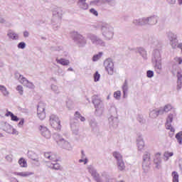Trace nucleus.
<instances>
[{
    "mask_svg": "<svg viewBox=\"0 0 182 182\" xmlns=\"http://www.w3.org/2000/svg\"><path fill=\"white\" fill-rule=\"evenodd\" d=\"M152 63L154 69L158 75L161 73L163 70V65L161 63V50L155 49L152 53Z\"/></svg>",
    "mask_w": 182,
    "mask_h": 182,
    "instance_id": "nucleus-1",
    "label": "nucleus"
},
{
    "mask_svg": "<svg viewBox=\"0 0 182 182\" xmlns=\"http://www.w3.org/2000/svg\"><path fill=\"white\" fill-rule=\"evenodd\" d=\"M101 33L105 41H112L114 36V27L108 23H102L100 26Z\"/></svg>",
    "mask_w": 182,
    "mask_h": 182,
    "instance_id": "nucleus-2",
    "label": "nucleus"
},
{
    "mask_svg": "<svg viewBox=\"0 0 182 182\" xmlns=\"http://www.w3.org/2000/svg\"><path fill=\"white\" fill-rule=\"evenodd\" d=\"M92 103L95 107V113L97 116H102L103 114V112L105 111V105L100 100V97L97 95H94L92 97Z\"/></svg>",
    "mask_w": 182,
    "mask_h": 182,
    "instance_id": "nucleus-3",
    "label": "nucleus"
},
{
    "mask_svg": "<svg viewBox=\"0 0 182 182\" xmlns=\"http://www.w3.org/2000/svg\"><path fill=\"white\" fill-rule=\"evenodd\" d=\"M71 37L73 39L74 42L80 46V48H83L86 46V43H87V41L86 38L82 36V34H80L77 31H73L71 32Z\"/></svg>",
    "mask_w": 182,
    "mask_h": 182,
    "instance_id": "nucleus-4",
    "label": "nucleus"
},
{
    "mask_svg": "<svg viewBox=\"0 0 182 182\" xmlns=\"http://www.w3.org/2000/svg\"><path fill=\"white\" fill-rule=\"evenodd\" d=\"M62 15H63V10H62V8L60 7H55L53 10V22L58 18V23L57 24H53V29L54 31H58L59 28L60 27V19L62 18Z\"/></svg>",
    "mask_w": 182,
    "mask_h": 182,
    "instance_id": "nucleus-5",
    "label": "nucleus"
},
{
    "mask_svg": "<svg viewBox=\"0 0 182 182\" xmlns=\"http://www.w3.org/2000/svg\"><path fill=\"white\" fill-rule=\"evenodd\" d=\"M53 139H55V140L58 143V144H60V146H61V147H63V149H65V150L68 151L72 150L73 148L70 143L65 140V139H63L60 134H54Z\"/></svg>",
    "mask_w": 182,
    "mask_h": 182,
    "instance_id": "nucleus-6",
    "label": "nucleus"
},
{
    "mask_svg": "<svg viewBox=\"0 0 182 182\" xmlns=\"http://www.w3.org/2000/svg\"><path fill=\"white\" fill-rule=\"evenodd\" d=\"M87 37L88 39H90V41H91L92 45H95V46H102V48L106 46V42H105L103 39L96 36L95 34L88 33Z\"/></svg>",
    "mask_w": 182,
    "mask_h": 182,
    "instance_id": "nucleus-7",
    "label": "nucleus"
},
{
    "mask_svg": "<svg viewBox=\"0 0 182 182\" xmlns=\"http://www.w3.org/2000/svg\"><path fill=\"white\" fill-rule=\"evenodd\" d=\"M49 123L51 127L55 130H60L62 127L60 125V119H59V117L55 114H52L50 115Z\"/></svg>",
    "mask_w": 182,
    "mask_h": 182,
    "instance_id": "nucleus-8",
    "label": "nucleus"
},
{
    "mask_svg": "<svg viewBox=\"0 0 182 182\" xmlns=\"http://www.w3.org/2000/svg\"><path fill=\"white\" fill-rule=\"evenodd\" d=\"M150 164H151L150 153L146 151L143 156L142 168L144 173H147L150 170Z\"/></svg>",
    "mask_w": 182,
    "mask_h": 182,
    "instance_id": "nucleus-9",
    "label": "nucleus"
},
{
    "mask_svg": "<svg viewBox=\"0 0 182 182\" xmlns=\"http://www.w3.org/2000/svg\"><path fill=\"white\" fill-rule=\"evenodd\" d=\"M46 105L42 102H39L37 106V116L40 120H44L46 117Z\"/></svg>",
    "mask_w": 182,
    "mask_h": 182,
    "instance_id": "nucleus-10",
    "label": "nucleus"
},
{
    "mask_svg": "<svg viewBox=\"0 0 182 182\" xmlns=\"http://www.w3.org/2000/svg\"><path fill=\"white\" fill-rule=\"evenodd\" d=\"M104 66L106 72H107L108 75H113L114 73V63L112 58H107L104 61Z\"/></svg>",
    "mask_w": 182,
    "mask_h": 182,
    "instance_id": "nucleus-11",
    "label": "nucleus"
},
{
    "mask_svg": "<svg viewBox=\"0 0 182 182\" xmlns=\"http://www.w3.org/2000/svg\"><path fill=\"white\" fill-rule=\"evenodd\" d=\"M145 26L149 25V26H153V25H156L159 22V16L156 15L151 16L149 17H144Z\"/></svg>",
    "mask_w": 182,
    "mask_h": 182,
    "instance_id": "nucleus-12",
    "label": "nucleus"
},
{
    "mask_svg": "<svg viewBox=\"0 0 182 182\" xmlns=\"http://www.w3.org/2000/svg\"><path fill=\"white\" fill-rule=\"evenodd\" d=\"M87 170L89 173L91 174V176L93 177V178L97 182H103L102 181V178H100V175L97 173V171L92 166H89L87 167Z\"/></svg>",
    "mask_w": 182,
    "mask_h": 182,
    "instance_id": "nucleus-13",
    "label": "nucleus"
},
{
    "mask_svg": "<svg viewBox=\"0 0 182 182\" xmlns=\"http://www.w3.org/2000/svg\"><path fill=\"white\" fill-rule=\"evenodd\" d=\"M175 116H176V114H169L166 119V129L168 130H171L172 133H174V132H176V129H174V128L171 127V123L173 122V119H174Z\"/></svg>",
    "mask_w": 182,
    "mask_h": 182,
    "instance_id": "nucleus-14",
    "label": "nucleus"
},
{
    "mask_svg": "<svg viewBox=\"0 0 182 182\" xmlns=\"http://www.w3.org/2000/svg\"><path fill=\"white\" fill-rule=\"evenodd\" d=\"M39 129L43 137H45V139H50L52 137V134L48 127L41 125Z\"/></svg>",
    "mask_w": 182,
    "mask_h": 182,
    "instance_id": "nucleus-15",
    "label": "nucleus"
},
{
    "mask_svg": "<svg viewBox=\"0 0 182 182\" xmlns=\"http://www.w3.org/2000/svg\"><path fill=\"white\" fill-rule=\"evenodd\" d=\"M161 156L160 154L158 153L155 155L154 159V164L155 165V167L157 168V170H160V168H161Z\"/></svg>",
    "mask_w": 182,
    "mask_h": 182,
    "instance_id": "nucleus-16",
    "label": "nucleus"
},
{
    "mask_svg": "<svg viewBox=\"0 0 182 182\" xmlns=\"http://www.w3.org/2000/svg\"><path fill=\"white\" fill-rule=\"evenodd\" d=\"M133 25L135 26H146V21L144 17L139 18H134L132 21Z\"/></svg>",
    "mask_w": 182,
    "mask_h": 182,
    "instance_id": "nucleus-17",
    "label": "nucleus"
},
{
    "mask_svg": "<svg viewBox=\"0 0 182 182\" xmlns=\"http://www.w3.org/2000/svg\"><path fill=\"white\" fill-rule=\"evenodd\" d=\"M20 83H22L23 86H26V87H28L29 89H33L35 87V85L33 82H31L26 77H22Z\"/></svg>",
    "mask_w": 182,
    "mask_h": 182,
    "instance_id": "nucleus-18",
    "label": "nucleus"
},
{
    "mask_svg": "<svg viewBox=\"0 0 182 182\" xmlns=\"http://www.w3.org/2000/svg\"><path fill=\"white\" fill-rule=\"evenodd\" d=\"M0 129H1V130H4V132H6V133H11L12 126L8 122H1L0 123Z\"/></svg>",
    "mask_w": 182,
    "mask_h": 182,
    "instance_id": "nucleus-19",
    "label": "nucleus"
},
{
    "mask_svg": "<svg viewBox=\"0 0 182 182\" xmlns=\"http://www.w3.org/2000/svg\"><path fill=\"white\" fill-rule=\"evenodd\" d=\"M159 114H163L162 109H154L150 110L149 112V117H151V119H156V117H157Z\"/></svg>",
    "mask_w": 182,
    "mask_h": 182,
    "instance_id": "nucleus-20",
    "label": "nucleus"
},
{
    "mask_svg": "<svg viewBox=\"0 0 182 182\" xmlns=\"http://www.w3.org/2000/svg\"><path fill=\"white\" fill-rule=\"evenodd\" d=\"M44 156L48 160H50L51 161H58V158L56 157V154L53 152L48 151L44 153Z\"/></svg>",
    "mask_w": 182,
    "mask_h": 182,
    "instance_id": "nucleus-21",
    "label": "nucleus"
},
{
    "mask_svg": "<svg viewBox=\"0 0 182 182\" xmlns=\"http://www.w3.org/2000/svg\"><path fill=\"white\" fill-rule=\"evenodd\" d=\"M108 120L110 126L114 129H117V126H119V119H117V117H113V116H111Z\"/></svg>",
    "mask_w": 182,
    "mask_h": 182,
    "instance_id": "nucleus-22",
    "label": "nucleus"
},
{
    "mask_svg": "<svg viewBox=\"0 0 182 182\" xmlns=\"http://www.w3.org/2000/svg\"><path fill=\"white\" fill-rule=\"evenodd\" d=\"M77 5L80 9H83L84 11L89 9V4L86 3V0H79L77 1Z\"/></svg>",
    "mask_w": 182,
    "mask_h": 182,
    "instance_id": "nucleus-23",
    "label": "nucleus"
},
{
    "mask_svg": "<svg viewBox=\"0 0 182 182\" xmlns=\"http://www.w3.org/2000/svg\"><path fill=\"white\" fill-rule=\"evenodd\" d=\"M123 98L126 99L127 97V92H129V84L127 83V80H124L122 85Z\"/></svg>",
    "mask_w": 182,
    "mask_h": 182,
    "instance_id": "nucleus-24",
    "label": "nucleus"
},
{
    "mask_svg": "<svg viewBox=\"0 0 182 182\" xmlns=\"http://www.w3.org/2000/svg\"><path fill=\"white\" fill-rule=\"evenodd\" d=\"M7 36L10 39H12L13 41H18V39H19V35L15 33V31H12L11 30L8 32Z\"/></svg>",
    "mask_w": 182,
    "mask_h": 182,
    "instance_id": "nucleus-25",
    "label": "nucleus"
},
{
    "mask_svg": "<svg viewBox=\"0 0 182 182\" xmlns=\"http://www.w3.org/2000/svg\"><path fill=\"white\" fill-rule=\"evenodd\" d=\"M55 61L59 65H62L63 66H69L70 65V61L69 60H66L65 58H56Z\"/></svg>",
    "mask_w": 182,
    "mask_h": 182,
    "instance_id": "nucleus-26",
    "label": "nucleus"
},
{
    "mask_svg": "<svg viewBox=\"0 0 182 182\" xmlns=\"http://www.w3.org/2000/svg\"><path fill=\"white\" fill-rule=\"evenodd\" d=\"M15 176H19L20 177H29V176H32L33 173L24 171V172H15Z\"/></svg>",
    "mask_w": 182,
    "mask_h": 182,
    "instance_id": "nucleus-27",
    "label": "nucleus"
},
{
    "mask_svg": "<svg viewBox=\"0 0 182 182\" xmlns=\"http://www.w3.org/2000/svg\"><path fill=\"white\" fill-rule=\"evenodd\" d=\"M136 141H137L138 149L143 150V149H144V141L143 140V138L139 137Z\"/></svg>",
    "mask_w": 182,
    "mask_h": 182,
    "instance_id": "nucleus-28",
    "label": "nucleus"
},
{
    "mask_svg": "<svg viewBox=\"0 0 182 182\" xmlns=\"http://www.w3.org/2000/svg\"><path fill=\"white\" fill-rule=\"evenodd\" d=\"M138 53L142 56L143 59H147V51L143 48H139L137 50Z\"/></svg>",
    "mask_w": 182,
    "mask_h": 182,
    "instance_id": "nucleus-29",
    "label": "nucleus"
},
{
    "mask_svg": "<svg viewBox=\"0 0 182 182\" xmlns=\"http://www.w3.org/2000/svg\"><path fill=\"white\" fill-rule=\"evenodd\" d=\"M117 166L118 167V170L120 171H123V170L126 168V165H124V161H123V159L117 161Z\"/></svg>",
    "mask_w": 182,
    "mask_h": 182,
    "instance_id": "nucleus-30",
    "label": "nucleus"
},
{
    "mask_svg": "<svg viewBox=\"0 0 182 182\" xmlns=\"http://www.w3.org/2000/svg\"><path fill=\"white\" fill-rule=\"evenodd\" d=\"M112 156L117 160V162L123 160V156H122V154L119 151H114Z\"/></svg>",
    "mask_w": 182,
    "mask_h": 182,
    "instance_id": "nucleus-31",
    "label": "nucleus"
},
{
    "mask_svg": "<svg viewBox=\"0 0 182 182\" xmlns=\"http://www.w3.org/2000/svg\"><path fill=\"white\" fill-rule=\"evenodd\" d=\"M74 117H75V120L80 119V122H85L86 120V118H85V117L82 116L80 112H79L78 111L75 112Z\"/></svg>",
    "mask_w": 182,
    "mask_h": 182,
    "instance_id": "nucleus-32",
    "label": "nucleus"
},
{
    "mask_svg": "<svg viewBox=\"0 0 182 182\" xmlns=\"http://www.w3.org/2000/svg\"><path fill=\"white\" fill-rule=\"evenodd\" d=\"M90 126L91 129H92L93 131H97V122H96V119H91L90 121Z\"/></svg>",
    "mask_w": 182,
    "mask_h": 182,
    "instance_id": "nucleus-33",
    "label": "nucleus"
},
{
    "mask_svg": "<svg viewBox=\"0 0 182 182\" xmlns=\"http://www.w3.org/2000/svg\"><path fill=\"white\" fill-rule=\"evenodd\" d=\"M0 92H1L2 95L6 97L9 96V92L6 86L0 85Z\"/></svg>",
    "mask_w": 182,
    "mask_h": 182,
    "instance_id": "nucleus-34",
    "label": "nucleus"
},
{
    "mask_svg": "<svg viewBox=\"0 0 182 182\" xmlns=\"http://www.w3.org/2000/svg\"><path fill=\"white\" fill-rule=\"evenodd\" d=\"M50 167L53 170H60L62 171V166L58 163L51 164Z\"/></svg>",
    "mask_w": 182,
    "mask_h": 182,
    "instance_id": "nucleus-35",
    "label": "nucleus"
},
{
    "mask_svg": "<svg viewBox=\"0 0 182 182\" xmlns=\"http://www.w3.org/2000/svg\"><path fill=\"white\" fill-rule=\"evenodd\" d=\"M103 56V52H100L97 54H95L92 57L93 62H97Z\"/></svg>",
    "mask_w": 182,
    "mask_h": 182,
    "instance_id": "nucleus-36",
    "label": "nucleus"
},
{
    "mask_svg": "<svg viewBox=\"0 0 182 182\" xmlns=\"http://www.w3.org/2000/svg\"><path fill=\"white\" fill-rule=\"evenodd\" d=\"M176 139L178 144H182V131H180L176 134Z\"/></svg>",
    "mask_w": 182,
    "mask_h": 182,
    "instance_id": "nucleus-37",
    "label": "nucleus"
},
{
    "mask_svg": "<svg viewBox=\"0 0 182 182\" xmlns=\"http://www.w3.org/2000/svg\"><path fill=\"white\" fill-rule=\"evenodd\" d=\"M172 176V181L173 182H178V173H177L176 171H173L171 173Z\"/></svg>",
    "mask_w": 182,
    "mask_h": 182,
    "instance_id": "nucleus-38",
    "label": "nucleus"
},
{
    "mask_svg": "<svg viewBox=\"0 0 182 182\" xmlns=\"http://www.w3.org/2000/svg\"><path fill=\"white\" fill-rule=\"evenodd\" d=\"M167 36H168V38L169 39V41H173L174 39H177V35H176L175 33H173L171 31H169L167 33Z\"/></svg>",
    "mask_w": 182,
    "mask_h": 182,
    "instance_id": "nucleus-39",
    "label": "nucleus"
},
{
    "mask_svg": "<svg viewBox=\"0 0 182 182\" xmlns=\"http://www.w3.org/2000/svg\"><path fill=\"white\" fill-rule=\"evenodd\" d=\"M173 152H168V151H166L164 154V159L165 160V161H168V159H170V157H172V156H173Z\"/></svg>",
    "mask_w": 182,
    "mask_h": 182,
    "instance_id": "nucleus-40",
    "label": "nucleus"
},
{
    "mask_svg": "<svg viewBox=\"0 0 182 182\" xmlns=\"http://www.w3.org/2000/svg\"><path fill=\"white\" fill-rule=\"evenodd\" d=\"M71 129H72L73 132L74 133V134H75L77 136V133L79 132V126H77L75 124H72Z\"/></svg>",
    "mask_w": 182,
    "mask_h": 182,
    "instance_id": "nucleus-41",
    "label": "nucleus"
},
{
    "mask_svg": "<svg viewBox=\"0 0 182 182\" xmlns=\"http://www.w3.org/2000/svg\"><path fill=\"white\" fill-rule=\"evenodd\" d=\"M103 4H108L109 6H116V0H102Z\"/></svg>",
    "mask_w": 182,
    "mask_h": 182,
    "instance_id": "nucleus-42",
    "label": "nucleus"
},
{
    "mask_svg": "<svg viewBox=\"0 0 182 182\" xmlns=\"http://www.w3.org/2000/svg\"><path fill=\"white\" fill-rule=\"evenodd\" d=\"M170 43H171V46H172L173 49H176L178 45V40H177V38L171 40Z\"/></svg>",
    "mask_w": 182,
    "mask_h": 182,
    "instance_id": "nucleus-43",
    "label": "nucleus"
},
{
    "mask_svg": "<svg viewBox=\"0 0 182 182\" xmlns=\"http://www.w3.org/2000/svg\"><path fill=\"white\" fill-rule=\"evenodd\" d=\"M18 164L21 166V167H28V164L23 158H21L18 160Z\"/></svg>",
    "mask_w": 182,
    "mask_h": 182,
    "instance_id": "nucleus-44",
    "label": "nucleus"
},
{
    "mask_svg": "<svg viewBox=\"0 0 182 182\" xmlns=\"http://www.w3.org/2000/svg\"><path fill=\"white\" fill-rule=\"evenodd\" d=\"M103 4V0H93L90 2V5H102Z\"/></svg>",
    "mask_w": 182,
    "mask_h": 182,
    "instance_id": "nucleus-45",
    "label": "nucleus"
},
{
    "mask_svg": "<svg viewBox=\"0 0 182 182\" xmlns=\"http://www.w3.org/2000/svg\"><path fill=\"white\" fill-rule=\"evenodd\" d=\"M171 109H173V107L171 106V105H165L164 109H161L163 110V114L164 113V112L166 113H167L168 112H170V110H171Z\"/></svg>",
    "mask_w": 182,
    "mask_h": 182,
    "instance_id": "nucleus-46",
    "label": "nucleus"
},
{
    "mask_svg": "<svg viewBox=\"0 0 182 182\" xmlns=\"http://www.w3.org/2000/svg\"><path fill=\"white\" fill-rule=\"evenodd\" d=\"M51 90L54 91L57 95L60 93V90H59V87H58V85H52Z\"/></svg>",
    "mask_w": 182,
    "mask_h": 182,
    "instance_id": "nucleus-47",
    "label": "nucleus"
},
{
    "mask_svg": "<svg viewBox=\"0 0 182 182\" xmlns=\"http://www.w3.org/2000/svg\"><path fill=\"white\" fill-rule=\"evenodd\" d=\"M114 97L116 99V100H120V97H122V92L120 91L114 92Z\"/></svg>",
    "mask_w": 182,
    "mask_h": 182,
    "instance_id": "nucleus-48",
    "label": "nucleus"
},
{
    "mask_svg": "<svg viewBox=\"0 0 182 182\" xmlns=\"http://www.w3.org/2000/svg\"><path fill=\"white\" fill-rule=\"evenodd\" d=\"M149 43H150L151 45H154V46H156V45H157L158 43L157 39L150 37L149 38Z\"/></svg>",
    "mask_w": 182,
    "mask_h": 182,
    "instance_id": "nucleus-49",
    "label": "nucleus"
},
{
    "mask_svg": "<svg viewBox=\"0 0 182 182\" xmlns=\"http://www.w3.org/2000/svg\"><path fill=\"white\" fill-rule=\"evenodd\" d=\"M181 87H182V81H181V79H180V77H178L176 90H181Z\"/></svg>",
    "mask_w": 182,
    "mask_h": 182,
    "instance_id": "nucleus-50",
    "label": "nucleus"
},
{
    "mask_svg": "<svg viewBox=\"0 0 182 182\" xmlns=\"http://www.w3.org/2000/svg\"><path fill=\"white\" fill-rule=\"evenodd\" d=\"M137 121L141 123V124H144L146 123V119L143 117L142 115H138L137 117Z\"/></svg>",
    "mask_w": 182,
    "mask_h": 182,
    "instance_id": "nucleus-51",
    "label": "nucleus"
},
{
    "mask_svg": "<svg viewBox=\"0 0 182 182\" xmlns=\"http://www.w3.org/2000/svg\"><path fill=\"white\" fill-rule=\"evenodd\" d=\"M17 48L18 49H25V48H26V43L25 42H20L18 45H17Z\"/></svg>",
    "mask_w": 182,
    "mask_h": 182,
    "instance_id": "nucleus-52",
    "label": "nucleus"
},
{
    "mask_svg": "<svg viewBox=\"0 0 182 182\" xmlns=\"http://www.w3.org/2000/svg\"><path fill=\"white\" fill-rule=\"evenodd\" d=\"M94 80L95 82H99L100 80V74L98 72H96L94 75Z\"/></svg>",
    "mask_w": 182,
    "mask_h": 182,
    "instance_id": "nucleus-53",
    "label": "nucleus"
},
{
    "mask_svg": "<svg viewBox=\"0 0 182 182\" xmlns=\"http://www.w3.org/2000/svg\"><path fill=\"white\" fill-rule=\"evenodd\" d=\"M146 76L147 77H149L151 79V77H153V76H154V72L150 70L146 71Z\"/></svg>",
    "mask_w": 182,
    "mask_h": 182,
    "instance_id": "nucleus-54",
    "label": "nucleus"
},
{
    "mask_svg": "<svg viewBox=\"0 0 182 182\" xmlns=\"http://www.w3.org/2000/svg\"><path fill=\"white\" fill-rule=\"evenodd\" d=\"M16 90H18L19 95H23V87L21 85L17 86Z\"/></svg>",
    "mask_w": 182,
    "mask_h": 182,
    "instance_id": "nucleus-55",
    "label": "nucleus"
},
{
    "mask_svg": "<svg viewBox=\"0 0 182 182\" xmlns=\"http://www.w3.org/2000/svg\"><path fill=\"white\" fill-rule=\"evenodd\" d=\"M174 60L178 65H181L182 63V58L181 57H175Z\"/></svg>",
    "mask_w": 182,
    "mask_h": 182,
    "instance_id": "nucleus-56",
    "label": "nucleus"
},
{
    "mask_svg": "<svg viewBox=\"0 0 182 182\" xmlns=\"http://www.w3.org/2000/svg\"><path fill=\"white\" fill-rule=\"evenodd\" d=\"M90 14H92V15H95V16H97V15H99V14L97 13V11H96V9H90Z\"/></svg>",
    "mask_w": 182,
    "mask_h": 182,
    "instance_id": "nucleus-57",
    "label": "nucleus"
},
{
    "mask_svg": "<svg viewBox=\"0 0 182 182\" xmlns=\"http://www.w3.org/2000/svg\"><path fill=\"white\" fill-rule=\"evenodd\" d=\"M11 117L13 122H19L18 116H16L15 114H13Z\"/></svg>",
    "mask_w": 182,
    "mask_h": 182,
    "instance_id": "nucleus-58",
    "label": "nucleus"
},
{
    "mask_svg": "<svg viewBox=\"0 0 182 182\" xmlns=\"http://www.w3.org/2000/svg\"><path fill=\"white\" fill-rule=\"evenodd\" d=\"M10 134H18V131L16 129H14V127H11V132H9Z\"/></svg>",
    "mask_w": 182,
    "mask_h": 182,
    "instance_id": "nucleus-59",
    "label": "nucleus"
},
{
    "mask_svg": "<svg viewBox=\"0 0 182 182\" xmlns=\"http://www.w3.org/2000/svg\"><path fill=\"white\" fill-rule=\"evenodd\" d=\"M15 77H18V79L20 80L21 82V77H23V75H21L19 73H15Z\"/></svg>",
    "mask_w": 182,
    "mask_h": 182,
    "instance_id": "nucleus-60",
    "label": "nucleus"
},
{
    "mask_svg": "<svg viewBox=\"0 0 182 182\" xmlns=\"http://www.w3.org/2000/svg\"><path fill=\"white\" fill-rule=\"evenodd\" d=\"M23 123H25V119H23V118H22L20 122L18 124V126L19 127H22V126H23Z\"/></svg>",
    "mask_w": 182,
    "mask_h": 182,
    "instance_id": "nucleus-61",
    "label": "nucleus"
},
{
    "mask_svg": "<svg viewBox=\"0 0 182 182\" xmlns=\"http://www.w3.org/2000/svg\"><path fill=\"white\" fill-rule=\"evenodd\" d=\"M51 50H62V47H52Z\"/></svg>",
    "mask_w": 182,
    "mask_h": 182,
    "instance_id": "nucleus-62",
    "label": "nucleus"
},
{
    "mask_svg": "<svg viewBox=\"0 0 182 182\" xmlns=\"http://www.w3.org/2000/svg\"><path fill=\"white\" fill-rule=\"evenodd\" d=\"M166 1L170 5H174V4H176V0H166Z\"/></svg>",
    "mask_w": 182,
    "mask_h": 182,
    "instance_id": "nucleus-63",
    "label": "nucleus"
},
{
    "mask_svg": "<svg viewBox=\"0 0 182 182\" xmlns=\"http://www.w3.org/2000/svg\"><path fill=\"white\" fill-rule=\"evenodd\" d=\"M23 36H24L25 38H29V32H28V31H25L23 32Z\"/></svg>",
    "mask_w": 182,
    "mask_h": 182,
    "instance_id": "nucleus-64",
    "label": "nucleus"
}]
</instances>
